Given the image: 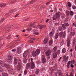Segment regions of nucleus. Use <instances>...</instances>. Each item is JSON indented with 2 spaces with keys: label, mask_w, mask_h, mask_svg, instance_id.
Wrapping results in <instances>:
<instances>
[{
  "label": "nucleus",
  "mask_w": 76,
  "mask_h": 76,
  "mask_svg": "<svg viewBox=\"0 0 76 76\" xmlns=\"http://www.w3.org/2000/svg\"><path fill=\"white\" fill-rule=\"evenodd\" d=\"M37 0H33L30 2L29 4H28L27 5H28L29 6V4H33L34 3H35V1H37Z\"/></svg>",
  "instance_id": "obj_13"
},
{
  "label": "nucleus",
  "mask_w": 76,
  "mask_h": 76,
  "mask_svg": "<svg viewBox=\"0 0 76 76\" xmlns=\"http://www.w3.org/2000/svg\"><path fill=\"white\" fill-rule=\"evenodd\" d=\"M31 39L32 40H33V41H35V39H36V38H31Z\"/></svg>",
  "instance_id": "obj_50"
},
{
  "label": "nucleus",
  "mask_w": 76,
  "mask_h": 76,
  "mask_svg": "<svg viewBox=\"0 0 76 76\" xmlns=\"http://www.w3.org/2000/svg\"><path fill=\"white\" fill-rule=\"evenodd\" d=\"M10 35H9L8 36V37L7 38V39H9L10 38Z\"/></svg>",
  "instance_id": "obj_40"
},
{
  "label": "nucleus",
  "mask_w": 76,
  "mask_h": 76,
  "mask_svg": "<svg viewBox=\"0 0 76 76\" xmlns=\"http://www.w3.org/2000/svg\"><path fill=\"white\" fill-rule=\"evenodd\" d=\"M40 53V50L39 49H37L36 51H33L32 53V56L34 57H35L39 55Z\"/></svg>",
  "instance_id": "obj_3"
},
{
  "label": "nucleus",
  "mask_w": 76,
  "mask_h": 76,
  "mask_svg": "<svg viewBox=\"0 0 76 76\" xmlns=\"http://www.w3.org/2000/svg\"><path fill=\"white\" fill-rule=\"evenodd\" d=\"M10 72H12V73H14V69H12L9 70Z\"/></svg>",
  "instance_id": "obj_27"
},
{
  "label": "nucleus",
  "mask_w": 76,
  "mask_h": 76,
  "mask_svg": "<svg viewBox=\"0 0 76 76\" xmlns=\"http://www.w3.org/2000/svg\"><path fill=\"white\" fill-rule=\"evenodd\" d=\"M14 64L15 65L17 64V63H18V65L17 66V68L18 70H20L22 67V64L21 63V61L20 59L16 58V57L14 58Z\"/></svg>",
  "instance_id": "obj_1"
},
{
  "label": "nucleus",
  "mask_w": 76,
  "mask_h": 76,
  "mask_svg": "<svg viewBox=\"0 0 76 76\" xmlns=\"http://www.w3.org/2000/svg\"><path fill=\"white\" fill-rule=\"evenodd\" d=\"M51 54V52L50 50H48L46 53V55L47 56H49Z\"/></svg>",
  "instance_id": "obj_12"
},
{
  "label": "nucleus",
  "mask_w": 76,
  "mask_h": 76,
  "mask_svg": "<svg viewBox=\"0 0 76 76\" xmlns=\"http://www.w3.org/2000/svg\"><path fill=\"white\" fill-rule=\"evenodd\" d=\"M57 48L56 47H55L53 49V51H56L57 50Z\"/></svg>",
  "instance_id": "obj_34"
},
{
  "label": "nucleus",
  "mask_w": 76,
  "mask_h": 76,
  "mask_svg": "<svg viewBox=\"0 0 76 76\" xmlns=\"http://www.w3.org/2000/svg\"><path fill=\"white\" fill-rule=\"evenodd\" d=\"M17 16H19V14H17L16 15H15V18H16Z\"/></svg>",
  "instance_id": "obj_63"
},
{
  "label": "nucleus",
  "mask_w": 76,
  "mask_h": 76,
  "mask_svg": "<svg viewBox=\"0 0 76 76\" xmlns=\"http://www.w3.org/2000/svg\"><path fill=\"white\" fill-rule=\"evenodd\" d=\"M70 65H68V64H67L66 65V66L67 67V69H69V66Z\"/></svg>",
  "instance_id": "obj_55"
},
{
  "label": "nucleus",
  "mask_w": 76,
  "mask_h": 76,
  "mask_svg": "<svg viewBox=\"0 0 76 76\" xmlns=\"http://www.w3.org/2000/svg\"><path fill=\"white\" fill-rule=\"evenodd\" d=\"M4 18H3L2 20H1V21L0 22V23H2V22H3V21H4Z\"/></svg>",
  "instance_id": "obj_45"
},
{
  "label": "nucleus",
  "mask_w": 76,
  "mask_h": 76,
  "mask_svg": "<svg viewBox=\"0 0 76 76\" xmlns=\"http://www.w3.org/2000/svg\"><path fill=\"white\" fill-rule=\"evenodd\" d=\"M50 3V1L46 3V5H48V4Z\"/></svg>",
  "instance_id": "obj_58"
},
{
  "label": "nucleus",
  "mask_w": 76,
  "mask_h": 76,
  "mask_svg": "<svg viewBox=\"0 0 76 76\" xmlns=\"http://www.w3.org/2000/svg\"><path fill=\"white\" fill-rule=\"evenodd\" d=\"M3 72V69L0 67V72Z\"/></svg>",
  "instance_id": "obj_41"
},
{
  "label": "nucleus",
  "mask_w": 76,
  "mask_h": 76,
  "mask_svg": "<svg viewBox=\"0 0 76 76\" xmlns=\"http://www.w3.org/2000/svg\"><path fill=\"white\" fill-rule=\"evenodd\" d=\"M70 76H73V74L72 73H71L70 74Z\"/></svg>",
  "instance_id": "obj_60"
},
{
  "label": "nucleus",
  "mask_w": 76,
  "mask_h": 76,
  "mask_svg": "<svg viewBox=\"0 0 76 76\" xmlns=\"http://www.w3.org/2000/svg\"><path fill=\"white\" fill-rule=\"evenodd\" d=\"M30 67V63H27L26 65V69H29V68Z\"/></svg>",
  "instance_id": "obj_20"
},
{
  "label": "nucleus",
  "mask_w": 76,
  "mask_h": 76,
  "mask_svg": "<svg viewBox=\"0 0 76 76\" xmlns=\"http://www.w3.org/2000/svg\"><path fill=\"white\" fill-rule=\"evenodd\" d=\"M33 34H35V35H38V34H39L37 32H34Z\"/></svg>",
  "instance_id": "obj_47"
},
{
  "label": "nucleus",
  "mask_w": 76,
  "mask_h": 76,
  "mask_svg": "<svg viewBox=\"0 0 76 76\" xmlns=\"http://www.w3.org/2000/svg\"><path fill=\"white\" fill-rule=\"evenodd\" d=\"M58 29L60 31H61L63 30V28H62L61 27H60L58 28Z\"/></svg>",
  "instance_id": "obj_32"
},
{
  "label": "nucleus",
  "mask_w": 76,
  "mask_h": 76,
  "mask_svg": "<svg viewBox=\"0 0 76 76\" xmlns=\"http://www.w3.org/2000/svg\"><path fill=\"white\" fill-rule=\"evenodd\" d=\"M57 54L56 52L54 53L53 54V57L54 58H56V57H57Z\"/></svg>",
  "instance_id": "obj_16"
},
{
  "label": "nucleus",
  "mask_w": 76,
  "mask_h": 76,
  "mask_svg": "<svg viewBox=\"0 0 76 76\" xmlns=\"http://www.w3.org/2000/svg\"><path fill=\"white\" fill-rule=\"evenodd\" d=\"M42 62L43 64H44V63H45V62H46V59H45V55H42Z\"/></svg>",
  "instance_id": "obj_8"
},
{
  "label": "nucleus",
  "mask_w": 76,
  "mask_h": 76,
  "mask_svg": "<svg viewBox=\"0 0 76 76\" xmlns=\"http://www.w3.org/2000/svg\"><path fill=\"white\" fill-rule=\"evenodd\" d=\"M31 28H28L26 29V30L27 31H31Z\"/></svg>",
  "instance_id": "obj_43"
},
{
  "label": "nucleus",
  "mask_w": 76,
  "mask_h": 76,
  "mask_svg": "<svg viewBox=\"0 0 76 76\" xmlns=\"http://www.w3.org/2000/svg\"><path fill=\"white\" fill-rule=\"evenodd\" d=\"M2 39H3V37H0V41L1 40H2Z\"/></svg>",
  "instance_id": "obj_61"
},
{
  "label": "nucleus",
  "mask_w": 76,
  "mask_h": 76,
  "mask_svg": "<svg viewBox=\"0 0 76 76\" xmlns=\"http://www.w3.org/2000/svg\"><path fill=\"white\" fill-rule=\"evenodd\" d=\"M28 55H29V53L28 51L27 50L24 53L23 56L24 57H26Z\"/></svg>",
  "instance_id": "obj_9"
},
{
  "label": "nucleus",
  "mask_w": 76,
  "mask_h": 76,
  "mask_svg": "<svg viewBox=\"0 0 76 76\" xmlns=\"http://www.w3.org/2000/svg\"><path fill=\"white\" fill-rule=\"evenodd\" d=\"M12 51H16V50L13 49V50H12Z\"/></svg>",
  "instance_id": "obj_64"
},
{
  "label": "nucleus",
  "mask_w": 76,
  "mask_h": 76,
  "mask_svg": "<svg viewBox=\"0 0 76 76\" xmlns=\"http://www.w3.org/2000/svg\"><path fill=\"white\" fill-rule=\"evenodd\" d=\"M54 35V33L53 32H51L49 34V35L50 37H51V36H53V35Z\"/></svg>",
  "instance_id": "obj_29"
},
{
  "label": "nucleus",
  "mask_w": 76,
  "mask_h": 76,
  "mask_svg": "<svg viewBox=\"0 0 76 76\" xmlns=\"http://www.w3.org/2000/svg\"><path fill=\"white\" fill-rule=\"evenodd\" d=\"M69 15L70 16H72L74 15V12L72 11H71L69 12Z\"/></svg>",
  "instance_id": "obj_21"
},
{
  "label": "nucleus",
  "mask_w": 76,
  "mask_h": 76,
  "mask_svg": "<svg viewBox=\"0 0 76 76\" xmlns=\"http://www.w3.org/2000/svg\"><path fill=\"white\" fill-rule=\"evenodd\" d=\"M48 42V39L47 38H46L44 39V44H46V43H47V42Z\"/></svg>",
  "instance_id": "obj_18"
},
{
  "label": "nucleus",
  "mask_w": 76,
  "mask_h": 76,
  "mask_svg": "<svg viewBox=\"0 0 76 76\" xmlns=\"http://www.w3.org/2000/svg\"><path fill=\"white\" fill-rule=\"evenodd\" d=\"M23 61L24 63H26L27 62V60H26V59H24L23 60Z\"/></svg>",
  "instance_id": "obj_39"
},
{
  "label": "nucleus",
  "mask_w": 76,
  "mask_h": 76,
  "mask_svg": "<svg viewBox=\"0 0 76 76\" xmlns=\"http://www.w3.org/2000/svg\"><path fill=\"white\" fill-rule=\"evenodd\" d=\"M62 53H66V49H65V48H64L63 49H62Z\"/></svg>",
  "instance_id": "obj_28"
},
{
  "label": "nucleus",
  "mask_w": 76,
  "mask_h": 76,
  "mask_svg": "<svg viewBox=\"0 0 76 76\" xmlns=\"http://www.w3.org/2000/svg\"><path fill=\"white\" fill-rule=\"evenodd\" d=\"M53 41L51 40H50L49 41V45H52V44H53Z\"/></svg>",
  "instance_id": "obj_25"
},
{
  "label": "nucleus",
  "mask_w": 76,
  "mask_h": 76,
  "mask_svg": "<svg viewBox=\"0 0 76 76\" xmlns=\"http://www.w3.org/2000/svg\"><path fill=\"white\" fill-rule=\"evenodd\" d=\"M18 8H16L15 10H12L10 11V13H13V12H15V11L17 10Z\"/></svg>",
  "instance_id": "obj_31"
},
{
  "label": "nucleus",
  "mask_w": 76,
  "mask_h": 76,
  "mask_svg": "<svg viewBox=\"0 0 76 76\" xmlns=\"http://www.w3.org/2000/svg\"><path fill=\"white\" fill-rule=\"evenodd\" d=\"M49 20H50V19H47V20H46V22H48Z\"/></svg>",
  "instance_id": "obj_59"
},
{
  "label": "nucleus",
  "mask_w": 76,
  "mask_h": 76,
  "mask_svg": "<svg viewBox=\"0 0 76 76\" xmlns=\"http://www.w3.org/2000/svg\"><path fill=\"white\" fill-rule=\"evenodd\" d=\"M34 23H31V26H32L34 27V28H36L37 29H42V28H45V26H44V25H39L38 26H34Z\"/></svg>",
  "instance_id": "obj_5"
},
{
  "label": "nucleus",
  "mask_w": 76,
  "mask_h": 76,
  "mask_svg": "<svg viewBox=\"0 0 76 76\" xmlns=\"http://www.w3.org/2000/svg\"><path fill=\"white\" fill-rule=\"evenodd\" d=\"M7 4H0V7H4L6 6Z\"/></svg>",
  "instance_id": "obj_17"
},
{
  "label": "nucleus",
  "mask_w": 76,
  "mask_h": 76,
  "mask_svg": "<svg viewBox=\"0 0 76 76\" xmlns=\"http://www.w3.org/2000/svg\"><path fill=\"white\" fill-rule=\"evenodd\" d=\"M28 19H29V18H24V20H25V21H26V20H28Z\"/></svg>",
  "instance_id": "obj_44"
},
{
  "label": "nucleus",
  "mask_w": 76,
  "mask_h": 76,
  "mask_svg": "<svg viewBox=\"0 0 76 76\" xmlns=\"http://www.w3.org/2000/svg\"><path fill=\"white\" fill-rule=\"evenodd\" d=\"M54 76H57V72H56L54 75Z\"/></svg>",
  "instance_id": "obj_51"
},
{
  "label": "nucleus",
  "mask_w": 76,
  "mask_h": 76,
  "mask_svg": "<svg viewBox=\"0 0 76 76\" xmlns=\"http://www.w3.org/2000/svg\"><path fill=\"white\" fill-rule=\"evenodd\" d=\"M31 69H34V67H35V64L33 62V60H34L32 58H31Z\"/></svg>",
  "instance_id": "obj_7"
},
{
  "label": "nucleus",
  "mask_w": 76,
  "mask_h": 76,
  "mask_svg": "<svg viewBox=\"0 0 76 76\" xmlns=\"http://www.w3.org/2000/svg\"><path fill=\"white\" fill-rule=\"evenodd\" d=\"M58 73L59 75V76H63V73H62V72L61 70H59L58 71Z\"/></svg>",
  "instance_id": "obj_14"
},
{
  "label": "nucleus",
  "mask_w": 76,
  "mask_h": 76,
  "mask_svg": "<svg viewBox=\"0 0 76 76\" xmlns=\"http://www.w3.org/2000/svg\"><path fill=\"white\" fill-rule=\"evenodd\" d=\"M60 15H61V13L58 12L56 14V16H54L53 18H52V19L53 20H56V19L57 18L58 19H59L60 18Z\"/></svg>",
  "instance_id": "obj_4"
},
{
  "label": "nucleus",
  "mask_w": 76,
  "mask_h": 76,
  "mask_svg": "<svg viewBox=\"0 0 76 76\" xmlns=\"http://www.w3.org/2000/svg\"><path fill=\"white\" fill-rule=\"evenodd\" d=\"M39 70L37 69L36 71V75H38V74L39 73Z\"/></svg>",
  "instance_id": "obj_26"
},
{
  "label": "nucleus",
  "mask_w": 76,
  "mask_h": 76,
  "mask_svg": "<svg viewBox=\"0 0 76 76\" xmlns=\"http://www.w3.org/2000/svg\"><path fill=\"white\" fill-rule=\"evenodd\" d=\"M71 67H74V66L73 64H71Z\"/></svg>",
  "instance_id": "obj_62"
},
{
  "label": "nucleus",
  "mask_w": 76,
  "mask_h": 76,
  "mask_svg": "<svg viewBox=\"0 0 76 76\" xmlns=\"http://www.w3.org/2000/svg\"><path fill=\"white\" fill-rule=\"evenodd\" d=\"M75 42H76V41H75V40H74L73 41V45H74L75 44Z\"/></svg>",
  "instance_id": "obj_54"
},
{
  "label": "nucleus",
  "mask_w": 76,
  "mask_h": 76,
  "mask_svg": "<svg viewBox=\"0 0 76 76\" xmlns=\"http://www.w3.org/2000/svg\"><path fill=\"white\" fill-rule=\"evenodd\" d=\"M75 35V32H71L70 34V37H72V36H74Z\"/></svg>",
  "instance_id": "obj_22"
},
{
  "label": "nucleus",
  "mask_w": 76,
  "mask_h": 76,
  "mask_svg": "<svg viewBox=\"0 0 76 76\" xmlns=\"http://www.w3.org/2000/svg\"><path fill=\"white\" fill-rule=\"evenodd\" d=\"M17 52L18 54H20L21 53V48L20 47L18 48L17 50Z\"/></svg>",
  "instance_id": "obj_10"
},
{
  "label": "nucleus",
  "mask_w": 76,
  "mask_h": 76,
  "mask_svg": "<svg viewBox=\"0 0 76 76\" xmlns=\"http://www.w3.org/2000/svg\"><path fill=\"white\" fill-rule=\"evenodd\" d=\"M61 18H62V19H64V18H65V15L64 14H62L61 15Z\"/></svg>",
  "instance_id": "obj_33"
},
{
  "label": "nucleus",
  "mask_w": 76,
  "mask_h": 76,
  "mask_svg": "<svg viewBox=\"0 0 76 76\" xmlns=\"http://www.w3.org/2000/svg\"><path fill=\"white\" fill-rule=\"evenodd\" d=\"M27 73H28V71H27V70L26 69L24 71L25 75H26L27 74Z\"/></svg>",
  "instance_id": "obj_37"
},
{
  "label": "nucleus",
  "mask_w": 76,
  "mask_h": 76,
  "mask_svg": "<svg viewBox=\"0 0 76 76\" xmlns=\"http://www.w3.org/2000/svg\"><path fill=\"white\" fill-rule=\"evenodd\" d=\"M57 53L58 54H60V50H58L57 51Z\"/></svg>",
  "instance_id": "obj_53"
},
{
  "label": "nucleus",
  "mask_w": 76,
  "mask_h": 76,
  "mask_svg": "<svg viewBox=\"0 0 76 76\" xmlns=\"http://www.w3.org/2000/svg\"><path fill=\"white\" fill-rule=\"evenodd\" d=\"M66 56H64L63 57V59L64 61H65V60H66Z\"/></svg>",
  "instance_id": "obj_46"
},
{
  "label": "nucleus",
  "mask_w": 76,
  "mask_h": 76,
  "mask_svg": "<svg viewBox=\"0 0 76 76\" xmlns=\"http://www.w3.org/2000/svg\"><path fill=\"white\" fill-rule=\"evenodd\" d=\"M59 35L60 37H61V36H62L63 38H64L66 37V31H64L63 33L61 32L59 34L58 33H56L55 35V39H57L58 36Z\"/></svg>",
  "instance_id": "obj_2"
},
{
  "label": "nucleus",
  "mask_w": 76,
  "mask_h": 76,
  "mask_svg": "<svg viewBox=\"0 0 76 76\" xmlns=\"http://www.w3.org/2000/svg\"><path fill=\"white\" fill-rule=\"evenodd\" d=\"M0 66H2V67H9L8 66V65L7 64H5L3 63L1 61H0Z\"/></svg>",
  "instance_id": "obj_6"
},
{
  "label": "nucleus",
  "mask_w": 76,
  "mask_h": 76,
  "mask_svg": "<svg viewBox=\"0 0 76 76\" xmlns=\"http://www.w3.org/2000/svg\"><path fill=\"white\" fill-rule=\"evenodd\" d=\"M2 76H8V75L6 73H2Z\"/></svg>",
  "instance_id": "obj_30"
},
{
  "label": "nucleus",
  "mask_w": 76,
  "mask_h": 76,
  "mask_svg": "<svg viewBox=\"0 0 76 76\" xmlns=\"http://www.w3.org/2000/svg\"><path fill=\"white\" fill-rule=\"evenodd\" d=\"M68 59H69V56H67L66 58H65V61L67 62L68 61Z\"/></svg>",
  "instance_id": "obj_38"
},
{
  "label": "nucleus",
  "mask_w": 76,
  "mask_h": 76,
  "mask_svg": "<svg viewBox=\"0 0 76 76\" xmlns=\"http://www.w3.org/2000/svg\"><path fill=\"white\" fill-rule=\"evenodd\" d=\"M73 25L74 26H75V27H76V22L73 23Z\"/></svg>",
  "instance_id": "obj_42"
},
{
  "label": "nucleus",
  "mask_w": 76,
  "mask_h": 76,
  "mask_svg": "<svg viewBox=\"0 0 76 76\" xmlns=\"http://www.w3.org/2000/svg\"><path fill=\"white\" fill-rule=\"evenodd\" d=\"M47 58L48 60H49L50 59V57L48 56L47 57Z\"/></svg>",
  "instance_id": "obj_56"
},
{
  "label": "nucleus",
  "mask_w": 76,
  "mask_h": 76,
  "mask_svg": "<svg viewBox=\"0 0 76 76\" xmlns=\"http://www.w3.org/2000/svg\"><path fill=\"white\" fill-rule=\"evenodd\" d=\"M64 25H65L66 26H69V23H64Z\"/></svg>",
  "instance_id": "obj_36"
},
{
  "label": "nucleus",
  "mask_w": 76,
  "mask_h": 76,
  "mask_svg": "<svg viewBox=\"0 0 76 76\" xmlns=\"http://www.w3.org/2000/svg\"><path fill=\"white\" fill-rule=\"evenodd\" d=\"M62 26L64 29H66V26L64 24H62Z\"/></svg>",
  "instance_id": "obj_23"
},
{
  "label": "nucleus",
  "mask_w": 76,
  "mask_h": 76,
  "mask_svg": "<svg viewBox=\"0 0 76 76\" xmlns=\"http://www.w3.org/2000/svg\"><path fill=\"white\" fill-rule=\"evenodd\" d=\"M68 5L69 7H71V6H72V5L71 4H70V3L69 2L68 3Z\"/></svg>",
  "instance_id": "obj_35"
},
{
  "label": "nucleus",
  "mask_w": 76,
  "mask_h": 76,
  "mask_svg": "<svg viewBox=\"0 0 76 76\" xmlns=\"http://www.w3.org/2000/svg\"><path fill=\"white\" fill-rule=\"evenodd\" d=\"M12 56H11L10 55H9L8 57V60L10 61L12 60Z\"/></svg>",
  "instance_id": "obj_15"
},
{
  "label": "nucleus",
  "mask_w": 76,
  "mask_h": 76,
  "mask_svg": "<svg viewBox=\"0 0 76 76\" xmlns=\"http://www.w3.org/2000/svg\"><path fill=\"white\" fill-rule=\"evenodd\" d=\"M9 28L8 27H5L4 28V31H7L9 30Z\"/></svg>",
  "instance_id": "obj_19"
},
{
  "label": "nucleus",
  "mask_w": 76,
  "mask_h": 76,
  "mask_svg": "<svg viewBox=\"0 0 76 76\" xmlns=\"http://www.w3.org/2000/svg\"><path fill=\"white\" fill-rule=\"evenodd\" d=\"M72 8L73 9H76V7L75 6H72Z\"/></svg>",
  "instance_id": "obj_48"
},
{
  "label": "nucleus",
  "mask_w": 76,
  "mask_h": 76,
  "mask_svg": "<svg viewBox=\"0 0 76 76\" xmlns=\"http://www.w3.org/2000/svg\"><path fill=\"white\" fill-rule=\"evenodd\" d=\"M67 64H68L69 65H70V61H69L68 63H67Z\"/></svg>",
  "instance_id": "obj_57"
},
{
  "label": "nucleus",
  "mask_w": 76,
  "mask_h": 76,
  "mask_svg": "<svg viewBox=\"0 0 76 76\" xmlns=\"http://www.w3.org/2000/svg\"><path fill=\"white\" fill-rule=\"evenodd\" d=\"M54 72V69H52L51 71V74H53Z\"/></svg>",
  "instance_id": "obj_49"
},
{
  "label": "nucleus",
  "mask_w": 76,
  "mask_h": 76,
  "mask_svg": "<svg viewBox=\"0 0 76 76\" xmlns=\"http://www.w3.org/2000/svg\"><path fill=\"white\" fill-rule=\"evenodd\" d=\"M66 15L67 16H69V15H70V12L68 11L67 10L66 11Z\"/></svg>",
  "instance_id": "obj_24"
},
{
  "label": "nucleus",
  "mask_w": 76,
  "mask_h": 76,
  "mask_svg": "<svg viewBox=\"0 0 76 76\" xmlns=\"http://www.w3.org/2000/svg\"><path fill=\"white\" fill-rule=\"evenodd\" d=\"M70 45V42L69 39H68L67 40V46L68 47H69Z\"/></svg>",
  "instance_id": "obj_11"
},
{
  "label": "nucleus",
  "mask_w": 76,
  "mask_h": 76,
  "mask_svg": "<svg viewBox=\"0 0 76 76\" xmlns=\"http://www.w3.org/2000/svg\"><path fill=\"white\" fill-rule=\"evenodd\" d=\"M28 42H33V41L32 40H29L28 41Z\"/></svg>",
  "instance_id": "obj_52"
}]
</instances>
